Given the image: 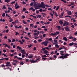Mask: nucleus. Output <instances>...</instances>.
Returning <instances> with one entry per match:
<instances>
[{"mask_svg": "<svg viewBox=\"0 0 77 77\" xmlns=\"http://www.w3.org/2000/svg\"><path fill=\"white\" fill-rule=\"evenodd\" d=\"M48 42L46 41L42 42V45H45V46H46V47H47L48 44Z\"/></svg>", "mask_w": 77, "mask_h": 77, "instance_id": "f257e3e1", "label": "nucleus"}, {"mask_svg": "<svg viewBox=\"0 0 77 77\" xmlns=\"http://www.w3.org/2000/svg\"><path fill=\"white\" fill-rule=\"evenodd\" d=\"M44 2H42V5H40L39 7H40L41 8H45V5L44 4Z\"/></svg>", "mask_w": 77, "mask_h": 77, "instance_id": "f03ea898", "label": "nucleus"}, {"mask_svg": "<svg viewBox=\"0 0 77 77\" xmlns=\"http://www.w3.org/2000/svg\"><path fill=\"white\" fill-rule=\"evenodd\" d=\"M5 45V48H6V47H8V48H10L11 47H10L9 45H7L6 44H3V46H4Z\"/></svg>", "mask_w": 77, "mask_h": 77, "instance_id": "7ed1b4c3", "label": "nucleus"}, {"mask_svg": "<svg viewBox=\"0 0 77 77\" xmlns=\"http://www.w3.org/2000/svg\"><path fill=\"white\" fill-rule=\"evenodd\" d=\"M69 24V23L68 22L65 21L63 24V26H68Z\"/></svg>", "mask_w": 77, "mask_h": 77, "instance_id": "20e7f679", "label": "nucleus"}, {"mask_svg": "<svg viewBox=\"0 0 77 77\" xmlns=\"http://www.w3.org/2000/svg\"><path fill=\"white\" fill-rule=\"evenodd\" d=\"M46 57H47V56L45 55H44L42 56V59L43 60V61H44L47 59V58H45Z\"/></svg>", "mask_w": 77, "mask_h": 77, "instance_id": "39448f33", "label": "nucleus"}, {"mask_svg": "<svg viewBox=\"0 0 77 77\" xmlns=\"http://www.w3.org/2000/svg\"><path fill=\"white\" fill-rule=\"evenodd\" d=\"M65 28L66 30V31H70V29H69V26H67L65 27Z\"/></svg>", "mask_w": 77, "mask_h": 77, "instance_id": "423d86ee", "label": "nucleus"}, {"mask_svg": "<svg viewBox=\"0 0 77 77\" xmlns=\"http://www.w3.org/2000/svg\"><path fill=\"white\" fill-rule=\"evenodd\" d=\"M44 54H46V55L47 56H49V54L48 53L49 52L48 51H46V50H45L44 51Z\"/></svg>", "mask_w": 77, "mask_h": 77, "instance_id": "0eeeda50", "label": "nucleus"}, {"mask_svg": "<svg viewBox=\"0 0 77 77\" xmlns=\"http://www.w3.org/2000/svg\"><path fill=\"white\" fill-rule=\"evenodd\" d=\"M18 6L17 3H16L15 5V9H17L20 8V6L19 5L18 6Z\"/></svg>", "mask_w": 77, "mask_h": 77, "instance_id": "6e6552de", "label": "nucleus"}, {"mask_svg": "<svg viewBox=\"0 0 77 77\" xmlns=\"http://www.w3.org/2000/svg\"><path fill=\"white\" fill-rule=\"evenodd\" d=\"M69 56V54H66L65 55H64V56H63L64 59H67V57H68V56Z\"/></svg>", "mask_w": 77, "mask_h": 77, "instance_id": "1a4fd4ad", "label": "nucleus"}, {"mask_svg": "<svg viewBox=\"0 0 77 77\" xmlns=\"http://www.w3.org/2000/svg\"><path fill=\"white\" fill-rule=\"evenodd\" d=\"M10 64V62H7L6 63V67L10 66L11 65L9 64Z\"/></svg>", "mask_w": 77, "mask_h": 77, "instance_id": "9d476101", "label": "nucleus"}, {"mask_svg": "<svg viewBox=\"0 0 77 77\" xmlns=\"http://www.w3.org/2000/svg\"><path fill=\"white\" fill-rule=\"evenodd\" d=\"M21 53H22L23 54H26V52H25V51L24 50H21Z\"/></svg>", "mask_w": 77, "mask_h": 77, "instance_id": "9b49d317", "label": "nucleus"}, {"mask_svg": "<svg viewBox=\"0 0 77 77\" xmlns=\"http://www.w3.org/2000/svg\"><path fill=\"white\" fill-rule=\"evenodd\" d=\"M21 53H22L23 54H26V52H25V51L24 50H21Z\"/></svg>", "mask_w": 77, "mask_h": 77, "instance_id": "f8f14e48", "label": "nucleus"}, {"mask_svg": "<svg viewBox=\"0 0 77 77\" xmlns=\"http://www.w3.org/2000/svg\"><path fill=\"white\" fill-rule=\"evenodd\" d=\"M33 57V55L32 54H29L28 55V58L29 59H31Z\"/></svg>", "mask_w": 77, "mask_h": 77, "instance_id": "ddd939ff", "label": "nucleus"}, {"mask_svg": "<svg viewBox=\"0 0 77 77\" xmlns=\"http://www.w3.org/2000/svg\"><path fill=\"white\" fill-rule=\"evenodd\" d=\"M29 62L32 63H36L35 61H34L33 60H31V59L29 60Z\"/></svg>", "mask_w": 77, "mask_h": 77, "instance_id": "4468645a", "label": "nucleus"}, {"mask_svg": "<svg viewBox=\"0 0 77 77\" xmlns=\"http://www.w3.org/2000/svg\"><path fill=\"white\" fill-rule=\"evenodd\" d=\"M60 54H61V55H65V54H63V53H64V51H60Z\"/></svg>", "mask_w": 77, "mask_h": 77, "instance_id": "2eb2a0df", "label": "nucleus"}, {"mask_svg": "<svg viewBox=\"0 0 77 77\" xmlns=\"http://www.w3.org/2000/svg\"><path fill=\"white\" fill-rule=\"evenodd\" d=\"M39 4V3H37L34 5V6L35 7H38L40 6V5H38Z\"/></svg>", "mask_w": 77, "mask_h": 77, "instance_id": "dca6fc26", "label": "nucleus"}, {"mask_svg": "<svg viewBox=\"0 0 77 77\" xmlns=\"http://www.w3.org/2000/svg\"><path fill=\"white\" fill-rule=\"evenodd\" d=\"M58 58H60V59H62V60H64V56L63 55H62L59 57Z\"/></svg>", "mask_w": 77, "mask_h": 77, "instance_id": "f3484780", "label": "nucleus"}, {"mask_svg": "<svg viewBox=\"0 0 77 77\" xmlns=\"http://www.w3.org/2000/svg\"><path fill=\"white\" fill-rule=\"evenodd\" d=\"M42 14L43 15V17H45L46 16V14L45 13H42Z\"/></svg>", "mask_w": 77, "mask_h": 77, "instance_id": "a211bd4d", "label": "nucleus"}, {"mask_svg": "<svg viewBox=\"0 0 77 77\" xmlns=\"http://www.w3.org/2000/svg\"><path fill=\"white\" fill-rule=\"evenodd\" d=\"M63 40H64V41H67L68 39L66 37H64L63 38Z\"/></svg>", "mask_w": 77, "mask_h": 77, "instance_id": "6ab92c4d", "label": "nucleus"}, {"mask_svg": "<svg viewBox=\"0 0 77 77\" xmlns=\"http://www.w3.org/2000/svg\"><path fill=\"white\" fill-rule=\"evenodd\" d=\"M60 32H54V33L55 34V35H57V34H59Z\"/></svg>", "mask_w": 77, "mask_h": 77, "instance_id": "aec40b11", "label": "nucleus"}, {"mask_svg": "<svg viewBox=\"0 0 77 77\" xmlns=\"http://www.w3.org/2000/svg\"><path fill=\"white\" fill-rule=\"evenodd\" d=\"M57 28H58L59 29V30H60L61 29H60V26H57Z\"/></svg>", "mask_w": 77, "mask_h": 77, "instance_id": "412c9836", "label": "nucleus"}, {"mask_svg": "<svg viewBox=\"0 0 77 77\" xmlns=\"http://www.w3.org/2000/svg\"><path fill=\"white\" fill-rule=\"evenodd\" d=\"M74 44V43L73 42H72V43H70L69 44V46H72V45H73Z\"/></svg>", "mask_w": 77, "mask_h": 77, "instance_id": "4be33fe9", "label": "nucleus"}, {"mask_svg": "<svg viewBox=\"0 0 77 77\" xmlns=\"http://www.w3.org/2000/svg\"><path fill=\"white\" fill-rule=\"evenodd\" d=\"M7 8L5 6V5H3V7L2 8V9L3 10L6 9Z\"/></svg>", "mask_w": 77, "mask_h": 77, "instance_id": "5701e85b", "label": "nucleus"}, {"mask_svg": "<svg viewBox=\"0 0 77 77\" xmlns=\"http://www.w3.org/2000/svg\"><path fill=\"white\" fill-rule=\"evenodd\" d=\"M10 2V0H5V2L7 3H8Z\"/></svg>", "mask_w": 77, "mask_h": 77, "instance_id": "b1692460", "label": "nucleus"}, {"mask_svg": "<svg viewBox=\"0 0 77 77\" xmlns=\"http://www.w3.org/2000/svg\"><path fill=\"white\" fill-rule=\"evenodd\" d=\"M68 14L69 15H71L72 14V12L71 11H69L68 12Z\"/></svg>", "mask_w": 77, "mask_h": 77, "instance_id": "393cba45", "label": "nucleus"}, {"mask_svg": "<svg viewBox=\"0 0 77 77\" xmlns=\"http://www.w3.org/2000/svg\"><path fill=\"white\" fill-rule=\"evenodd\" d=\"M17 59L19 60H23V58H20V57H18V58H17Z\"/></svg>", "mask_w": 77, "mask_h": 77, "instance_id": "a878e982", "label": "nucleus"}, {"mask_svg": "<svg viewBox=\"0 0 77 77\" xmlns=\"http://www.w3.org/2000/svg\"><path fill=\"white\" fill-rule=\"evenodd\" d=\"M59 23L61 25L63 24V23L62 20H60L59 22Z\"/></svg>", "mask_w": 77, "mask_h": 77, "instance_id": "bb28decb", "label": "nucleus"}, {"mask_svg": "<svg viewBox=\"0 0 77 77\" xmlns=\"http://www.w3.org/2000/svg\"><path fill=\"white\" fill-rule=\"evenodd\" d=\"M33 34L35 35H37L38 36V33L35 32V33H34Z\"/></svg>", "mask_w": 77, "mask_h": 77, "instance_id": "cd10ccee", "label": "nucleus"}, {"mask_svg": "<svg viewBox=\"0 0 77 77\" xmlns=\"http://www.w3.org/2000/svg\"><path fill=\"white\" fill-rule=\"evenodd\" d=\"M13 62L14 63H17L18 62V61L16 60H13Z\"/></svg>", "mask_w": 77, "mask_h": 77, "instance_id": "c85d7f7f", "label": "nucleus"}, {"mask_svg": "<svg viewBox=\"0 0 77 77\" xmlns=\"http://www.w3.org/2000/svg\"><path fill=\"white\" fill-rule=\"evenodd\" d=\"M55 45L57 48H59V46L57 44H56Z\"/></svg>", "mask_w": 77, "mask_h": 77, "instance_id": "c756f323", "label": "nucleus"}, {"mask_svg": "<svg viewBox=\"0 0 77 77\" xmlns=\"http://www.w3.org/2000/svg\"><path fill=\"white\" fill-rule=\"evenodd\" d=\"M50 35L51 36H54L55 35H55V34L54 33V34L53 33H52Z\"/></svg>", "mask_w": 77, "mask_h": 77, "instance_id": "7c9ffc66", "label": "nucleus"}, {"mask_svg": "<svg viewBox=\"0 0 77 77\" xmlns=\"http://www.w3.org/2000/svg\"><path fill=\"white\" fill-rule=\"evenodd\" d=\"M15 23H19V21H18V20H15Z\"/></svg>", "mask_w": 77, "mask_h": 77, "instance_id": "2f4dec72", "label": "nucleus"}, {"mask_svg": "<svg viewBox=\"0 0 77 77\" xmlns=\"http://www.w3.org/2000/svg\"><path fill=\"white\" fill-rule=\"evenodd\" d=\"M54 42H56V44H58L57 41L56 39H55L54 40Z\"/></svg>", "mask_w": 77, "mask_h": 77, "instance_id": "473e14b6", "label": "nucleus"}, {"mask_svg": "<svg viewBox=\"0 0 77 77\" xmlns=\"http://www.w3.org/2000/svg\"><path fill=\"white\" fill-rule=\"evenodd\" d=\"M39 60H40L39 58L37 59V60H35L36 63L37 62V61H39Z\"/></svg>", "mask_w": 77, "mask_h": 77, "instance_id": "72a5a7b5", "label": "nucleus"}, {"mask_svg": "<svg viewBox=\"0 0 77 77\" xmlns=\"http://www.w3.org/2000/svg\"><path fill=\"white\" fill-rule=\"evenodd\" d=\"M61 1L65 3H66V1H65L64 0H61Z\"/></svg>", "mask_w": 77, "mask_h": 77, "instance_id": "f704fd0d", "label": "nucleus"}, {"mask_svg": "<svg viewBox=\"0 0 77 77\" xmlns=\"http://www.w3.org/2000/svg\"><path fill=\"white\" fill-rule=\"evenodd\" d=\"M23 23H24V24H27V23L24 21V20H23Z\"/></svg>", "mask_w": 77, "mask_h": 77, "instance_id": "c9c22d12", "label": "nucleus"}, {"mask_svg": "<svg viewBox=\"0 0 77 77\" xmlns=\"http://www.w3.org/2000/svg\"><path fill=\"white\" fill-rule=\"evenodd\" d=\"M5 13H3L2 16L3 17H4L5 16Z\"/></svg>", "mask_w": 77, "mask_h": 77, "instance_id": "e433bc0d", "label": "nucleus"}, {"mask_svg": "<svg viewBox=\"0 0 77 77\" xmlns=\"http://www.w3.org/2000/svg\"><path fill=\"white\" fill-rule=\"evenodd\" d=\"M46 35V34H43V38H45V37Z\"/></svg>", "mask_w": 77, "mask_h": 77, "instance_id": "4c0bfd02", "label": "nucleus"}, {"mask_svg": "<svg viewBox=\"0 0 77 77\" xmlns=\"http://www.w3.org/2000/svg\"><path fill=\"white\" fill-rule=\"evenodd\" d=\"M59 8H60L59 6H57V8L56 9V10H58V9Z\"/></svg>", "mask_w": 77, "mask_h": 77, "instance_id": "58836bf2", "label": "nucleus"}, {"mask_svg": "<svg viewBox=\"0 0 77 77\" xmlns=\"http://www.w3.org/2000/svg\"><path fill=\"white\" fill-rule=\"evenodd\" d=\"M2 54L5 57H7V56H6V55L5 54Z\"/></svg>", "mask_w": 77, "mask_h": 77, "instance_id": "ea45409f", "label": "nucleus"}, {"mask_svg": "<svg viewBox=\"0 0 77 77\" xmlns=\"http://www.w3.org/2000/svg\"><path fill=\"white\" fill-rule=\"evenodd\" d=\"M25 56V55H24L23 54H22V57L23 58V57H24Z\"/></svg>", "mask_w": 77, "mask_h": 77, "instance_id": "a19ab883", "label": "nucleus"}, {"mask_svg": "<svg viewBox=\"0 0 77 77\" xmlns=\"http://www.w3.org/2000/svg\"><path fill=\"white\" fill-rule=\"evenodd\" d=\"M8 41L9 42H11V40L9 39H8Z\"/></svg>", "mask_w": 77, "mask_h": 77, "instance_id": "79ce46f5", "label": "nucleus"}, {"mask_svg": "<svg viewBox=\"0 0 77 77\" xmlns=\"http://www.w3.org/2000/svg\"><path fill=\"white\" fill-rule=\"evenodd\" d=\"M29 61V59H26V62H28Z\"/></svg>", "mask_w": 77, "mask_h": 77, "instance_id": "37998d69", "label": "nucleus"}, {"mask_svg": "<svg viewBox=\"0 0 77 77\" xmlns=\"http://www.w3.org/2000/svg\"><path fill=\"white\" fill-rule=\"evenodd\" d=\"M33 24H30V26H31V27H32V28H33V27L34 26H33Z\"/></svg>", "mask_w": 77, "mask_h": 77, "instance_id": "c03bdc74", "label": "nucleus"}, {"mask_svg": "<svg viewBox=\"0 0 77 77\" xmlns=\"http://www.w3.org/2000/svg\"><path fill=\"white\" fill-rule=\"evenodd\" d=\"M12 64L13 65H14L15 66L16 65L17 63H12Z\"/></svg>", "mask_w": 77, "mask_h": 77, "instance_id": "a18cd8bd", "label": "nucleus"}, {"mask_svg": "<svg viewBox=\"0 0 77 77\" xmlns=\"http://www.w3.org/2000/svg\"><path fill=\"white\" fill-rule=\"evenodd\" d=\"M39 11H40V12H42L43 11V10L42 9H40V10H39Z\"/></svg>", "mask_w": 77, "mask_h": 77, "instance_id": "49530a36", "label": "nucleus"}, {"mask_svg": "<svg viewBox=\"0 0 77 77\" xmlns=\"http://www.w3.org/2000/svg\"><path fill=\"white\" fill-rule=\"evenodd\" d=\"M24 38L26 39H27V40H29V38L27 37H25Z\"/></svg>", "mask_w": 77, "mask_h": 77, "instance_id": "de8ad7c7", "label": "nucleus"}, {"mask_svg": "<svg viewBox=\"0 0 77 77\" xmlns=\"http://www.w3.org/2000/svg\"><path fill=\"white\" fill-rule=\"evenodd\" d=\"M69 38L70 39H73V37H72V36H71V37H69Z\"/></svg>", "mask_w": 77, "mask_h": 77, "instance_id": "09e8293b", "label": "nucleus"}, {"mask_svg": "<svg viewBox=\"0 0 77 77\" xmlns=\"http://www.w3.org/2000/svg\"><path fill=\"white\" fill-rule=\"evenodd\" d=\"M73 41H76V38H75L74 39H73Z\"/></svg>", "mask_w": 77, "mask_h": 77, "instance_id": "8fccbe9b", "label": "nucleus"}, {"mask_svg": "<svg viewBox=\"0 0 77 77\" xmlns=\"http://www.w3.org/2000/svg\"><path fill=\"white\" fill-rule=\"evenodd\" d=\"M53 56L54 57V58H57V57L56 55H54Z\"/></svg>", "mask_w": 77, "mask_h": 77, "instance_id": "3c124183", "label": "nucleus"}, {"mask_svg": "<svg viewBox=\"0 0 77 77\" xmlns=\"http://www.w3.org/2000/svg\"><path fill=\"white\" fill-rule=\"evenodd\" d=\"M40 33H41L44 34L45 33V32L43 31H41Z\"/></svg>", "mask_w": 77, "mask_h": 77, "instance_id": "603ef678", "label": "nucleus"}, {"mask_svg": "<svg viewBox=\"0 0 77 77\" xmlns=\"http://www.w3.org/2000/svg\"><path fill=\"white\" fill-rule=\"evenodd\" d=\"M3 51L4 52V53H5V52L6 51V50H3Z\"/></svg>", "mask_w": 77, "mask_h": 77, "instance_id": "864d4df0", "label": "nucleus"}, {"mask_svg": "<svg viewBox=\"0 0 77 77\" xmlns=\"http://www.w3.org/2000/svg\"><path fill=\"white\" fill-rule=\"evenodd\" d=\"M51 54H52V55H53V54H54V51H52L51 52Z\"/></svg>", "mask_w": 77, "mask_h": 77, "instance_id": "5fc2aeb1", "label": "nucleus"}, {"mask_svg": "<svg viewBox=\"0 0 77 77\" xmlns=\"http://www.w3.org/2000/svg\"><path fill=\"white\" fill-rule=\"evenodd\" d=\"M15 2H16L15 1L13 2H11V4H13L15 3Z\"/></svg>", "mask_w": 77, "mask_h": 77, "instance_id": "6e6d98bb", "label": "nucleus"}, {"mask_svg": "<svg viewBox=\"0 0 77 77\" xmlns=\"http://www.w3.org/2000/svg\"><path fill=\"white\" fill-rule=\"evenodd\" d=\"M40 38H41V39H42L43 37H42V35H41L40 36Z\"/></svg>", "mask_w": 77, "mask_h": 77, "instance_id": "4d7b16f0", "label": "nucleus"}, {"mask_svg": "<svg viewBox=\"0 0 77 77\" xmlns=\"http://www.w3.org/2000/svg\"><path fill=\"white\" fill-rule=\"evenodd\" d=\"M28 54L27 53L26 54V56H25V57H27V56H28Z\"/></svg>", "mask_w": 77, "mask_h": 77, "instance_id": "13d9d810", "label": "nucleus"}, {"mask_svg": "<svg viewBox=\"0 0 77 77\" xmlns=\"http://www.w3.org/2000/svg\"><path fill=\"white\" fill-rule=\"evenodd\" d=\"M19 33L18 32H16V35H19Z\"/></svg>", "mask_w": 77, "mask_h": 77, "instance_id": "bf43d9fd", "label": "nucleus"}, {"mask_svg": "<svg viewBox=\"0 0 77 77\" xmlns=\"http://www.w3.org/2000/svg\"><path fill=\"white\" fill-rule=\"evenodd\" d=\"M70 17V16H68V15L66 16L65 17Z\"/></svg>", "mask_w": 77, "mask_h": 77, "instance_id": "052dcab7", "label": "nucleus"}, {"mask_svg": "<svg viewBox=\"0 0 77 77\" xmlns=\"http://www.w3.org/2000/svg\"><path fill=\"white\" fill-rule=\"evenodd\" d=\"M17 48H22L20 47L19 46H18L17 47Z\"/></svg>", "mask_w": 77, "mask_h": 77, "instance_id": "680f3d73", "label": "nucleus"}, {"mask_svg": "<svg viewBox=\"0 0 77 77\" xmlns=\"http://www.w3.org/2000/svg\"><path fill=\"white\" fill-rule=\"evenodd\" d=\"M14 27H15V28H16L18 29V27H17V26H15Z\"/></svg>", "mask_w": 77, "mask_h": 77, "instance_id": "e2e57ef3", "label": "nucleus"}, {"mask_svg": "<svg viewBox=\"0 0 77 77\" xmlns=\"http://www.w3.org/2000/svg\"><path fill=\"white\" fill-rule=\"evenodd\" d=\"M74 35H77V32L76 31L74 33Z\"/></svg>", "mask_w": 77, "mask_h": 77, "instance_id": "0e129e2a", "label": "nucleus"}, {"mask_svg": "<svg viewBox=\"0 0 77 77\" xmlns=\"http://www.w3.org/2000/svg\"><path fill=\"white\" fill-rule=\"evenodd\" d=\"M48 10H51V11H52V9H51V8H48Z\"/></svg>", "mask_w": 77, "mask_h": 77, "instance_id": "69168bd1", "label": "nucleus"}, {"mask_svg": "<svg viewBox=\"0 0 77 77\" xmlns=\"http://www.w3.org/2000/svg\"><path fill=\"white\" fill-rule=\"evenodd\" d=\"M8 31H9V30L8 29H7V30H6V33H8Z\"/></svg>", "mask_w": 77, "mask_h": 77, "instance_id": "338daca9", "label": "nucleus"}, {"mask_svg": "<svg viewBox=\"0 0 77 77\" xmlns=\"http://www.w3.org/2000/svg\"><path fill=\"white\" fill-rule=\"evenodd\" d=\"M33 5V3H32L31 4H30V5L31 6H32Z\"/></svg>", "mask_w": 77, "mask_h": 77, "instance_id": "774afa93", "label": "nucleus"}]
</instances>
